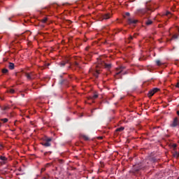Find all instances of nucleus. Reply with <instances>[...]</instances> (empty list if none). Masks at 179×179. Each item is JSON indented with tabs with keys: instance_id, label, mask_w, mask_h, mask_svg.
Returning a JSON list of instances; mask_svg holds the SVG:
<instances>
[{
	"instance_id": "obj_1",
	"label": "nucleus",
	"mask_w": 179,
	"mask_h": 179,
	"mask_svg": "<svg viewBox=\"0 0 179 179\" xmlns=\"http://www.w3.org/2000/svg\"><path fill=\"white\" fill-rule=\"evenodd\" d=\"M150 2V1H147L145 3V8H140L137 10V13H138V15H145V13H147L148 15H150V13L149 12H153V10L152 9V6L149 5Z\"/></svg>"
},
{
	"instance_id": "obj_2",
	"label": "nucleus",
	"mask_w": 179,
	"mask_h": 179,
	"mask_svg": "<svg viewBox=\"0 0 179 179\" xmlns=\"http://www.w3.org/2000/svg\"><path fill=\"white\" fill-rule=\"evenodd\" d=\"M51 141H52V138H45L44 141L41 143V145L42 146H44L45 148H50L51 146Z\"/></svg>"
},
{
	"instance_id": "obj_3",
	"label": "nucleus",
	"mask_w": 179,
	"mask_h": 179,
	"mask_svg": "<svg viewBox=\"0 0 179 179\" xmlns=\"http://www.w3.org/2000/svg\"><path fill=\"white\" fill-rule=\"evenodd\" d=\"M66 64H69V66L68 67V69H71V68H72V63L69 62V59H66V61L62 62L60 63V66L63 68V66H65Z\"/></svg>"
},
{
	"instance_id": "obj_4",
	"label": "nucleus",
	"mask_w": 179,
	"mask_h": 179,
	"mask_svg": "<svg viewBox=\"0 0 179 179\" xmlns=\"http://www.w3.org/2000/svg\"><path fill=\"white\" fill-rule=\"evenodd\" d=\"M178 125H179L178 117H175L172 123L170 124V127H171V128H176Z\"/></svg>"
},
{
	"instance_id": "obj_5",
	"label": "nucleus",
	"mask_w": 179,
	"mask_h": 179,
	"mask_svg": "<svg viewBox=\"0 0 179 179\" xmlns=\"http://www.w3.org/2000/svg\"><path fill=\"white\" fill-rule=\"evenodd\" d=\"M101 66L106 68V69H110L111 64H107L104 62H101Z\"/></svg>"
},
{
	"instance_id": "obj_6",
	"label": "nucleus",
	"mask_w": 179,
	"mask_h": 179,
	"mask_svg": "<svg viewBox=\"0 0 179 179\" xmlns=\"http://www.w3.org/2000/svg\"><path fill=\"white\" fill-rule=\"evenodd\" d=\"M157 92H159L158 88H154L152 90L149 91L148 97H152V96H153V94H155V93H157Z\"/></svg>"
},
{
	"instance_id": "obj_7",
	"label": "nucleus",
	"mask_w": 179,
	"mask_h": 179,
	"mask_svg": "<svg viewBox=\"0 0 179 179\" xmlns=\"http://www.w3.org/2000/svg\"><path fill=\"white\" fill-rule=\"evenodd\" d=\"M138 22L137 20H133L132 18H127L128 24H136Z\"/></svg>"
},
{
	"instance_id": "obj_8",
	"label": "nucleus",
	"mask_w": 179,
	"mask_h": 179,
	"mask_svg": "<svg viewBox=\"0 0 179 179\" xmlns=\"http://www.w3.org/2000/svg\"><path fill=\"white\" fill-rule=\"evenodd\" d=\"M93 75L96 78H99V75H100V70L99 69H95L93 71Z\"/></svg>"
},
{
	"instance_id": "obj_9",
	"label": "nucleus",
	"mask_w": 179,
	"mask_h": 179,
	"mask_svg": "<svg viewBox=\"0 0 179 179\" xmlns=\"http://www.w3.org/2000/svg\"><path fill=\"white\" fill-rule=\"evenodd\" d=\"M111 17V15L110 14H105L102 15V20H108V19H110Z\"/></svg>"
},
{
	"instance_id": "obj_10",
	"label": "nucleus",
	"mask_w": 179,
	"mask_h": 179,
	"mask_svg": "<svg viewBox=\"0 0 179 179\" xmlns=\"http://www.w3.org/2000/svg\"><path fill=\"white\" fill-rule=\"evenodd\" d=\"M8 68H9V69H11V70L15 69V64H13L12 62H9Z\"/></svg>"
},
{
	"instance_id": "obj_11",
	"label": "nucleus",
	"mask_w": 179,
	"mask_h": 179,
	"mask_svg": "<svg viewBox=\"0 0 179 179\" xmlns=\"http://www.w3.org/2000/svg\"><path fill=\"white\" fill-rule=\"evenodd\" d=\"M25 76L29 80H31V79H33L31 73L29 74L28 73H26Z\"/></svg>"
},
{
	"instance_id": "obj_12",
	"label": "nucleus",
	"mask_w": 179,
	"mask_h": 179,
	"mask_svg": "<svg viewBox=\"0 0 179 179\" xmlns=\"http://www.w3.org/2000/svg\"><path fill=\"white\" fill-rule=\"evenodd\" d=\"M173 157H175L176 159H178L179 157V152L177 151H174L173 154Z\"/></svg>"
},
{
	"instance_id": "obj_13",
	"label": "nucleus",
	"mask_w": 179,
	"mask_h": 179,
	"mask_svg": "<svg viewBox=\"0 0 179 179\" xmlns=\"http://www.w3.org/2000/svg\"><path fill=\"white\" fill-rule=\"evenodd\" d=\"M153 23L152 20H148L145 22L146 26H150V24H152Z\"/></svg>"
},
{
	"instance_id": "obj_14",
	"label": "nucleus",
	"mask_w": 179,
	"mask_h": 179,
	"mask_svg": "<svg viewBox=\"0 0 179 179\" xmlns=\"http://www.w3.org/2000/svg\"><path fill=\"white\" fill-rule=\"evenodd\" d=\"M73 65L76 66V68H79V69H80V65L77 62H75L74 64H73Z\"/></svg>"
},
{
	"instance_id": "obj_15",
	"label": "nucleus",
	"mask_w": 179,
	"mask_h": 179,
	"mask_svg": "<svg viewBox=\"0 0 179 179\" xmlns=\"http://www.w3.org/2000/svg\"><path fill=\"white\" fill-rule=\"evenodd\" d=\"M155 62L158 66L163 65V63L160 60H156Z\"/></svg>"
},
{
	"instance_id": "obj_16",
	"label": "nucleus",
	"mask_w": 179,
	"mask_h": 179,
	"mask_svg": "<svg viewBox=\"0 0 179 179\" xmlns=\"http://www.w3.org/2000/svg\"><path fill=\"white\" fill-rule=\"evenodd\" d=\"M120 69H121V71L116 73V76L120 75V73H121V72H122V69H125V66H120Z\"/></svg>"
},
{
	"instance_id": "obj_17",
	"label": "nucleus",
	"mask_w": 179,
	"mask_h": 179,
	"mask_svg": "<svg viewBox=\"0 0 179 179\" xmlns=\"http://www.w3.org/2000/svg\"><path fill=\"white\" fill-rule=\"evenodd\" d=\"M124 129V128L123 127H121L120 128L116 129V132H122V131H123Z\"/></svg>"
},
{
	"instance_id": "obj_18",
	"label": "nucleus",
	"mask_w": 179,
	"mask_h": 179,
	"mask_svg": "<svg viewBox=\"0 0 179 179\" xmlns=\"http://www.w3.org/2000/svg\"><path fill=\"white\" fill-rule=\"evenodd\" d=\"M0 160H2V162H6L8 160V158H6V157L1 156Z\"/></svg>"
},
{
	"instance_id": "obj_19",
	"label": "nucleus",
	"mask_w": 179,
	"mask_h": 179,
	"mask_svg": "<svg viewBox=\"0 0 179 179\" xmlns=\"http://www.w3.org/2000/svg\"><path fill=\"white\" fill-rule=\"evenodd\" d=\"M165 16H167L168 17H171V13L169 11H166Z\"/></svg>"
},
{
	"instance_id": "obj_20",
	"label": "nucleus",
	"mask_w": 179,
	"mask_h": 179,
	"mask_svg": "<svg viewBox=\"0 0 179 179\" xmlns=\"http://www.w3.org/2000/svg\"><path fill=\"white\" fill-rule=\"evenodd\" d=\"M151 162H153V163H156V162H157V159H156V157H152Z\"/></svg>"
},
{
	"instance_id": "obj_21",
	"label": "nucleus",
	"mask_w": 179,
	"mask_h": 179,
	"mask_svg": "<svg viewBox=\"0 0 179 179\" xmlns=\"http://www.w3.org/2000/svg\"><path fill=\"white\" fill-rule=\"evenodd\" d=\"M132 40H134V36H130L129 37V38H128L129 43H130L131 41H132Z\"/></svg>"
},
{
	"instance_id": "obj_22",
	"label": "nucleus",
	"mask_w": 179,
	"mask_h": 179,
	"mask_svg": "<svg viewBox=\"0 0 179 179\" xmlns=\"http://www.w3.org/2000/svg\"><path fill=\"white\" fill-rule=\"evenodd\" d=\"M2 72H3V73H8V69H3Z\"/></svg>"
},
{
	"instance_id": "obj_23",
	"label": "nucleus",
	"mask_w": 179,
	"mask_h": 179,
	"mask_svg": "<svg viewBox=\"0 0 179 179\" xmlns=\"http://www.w3.org/2000/svg\"><path fill=\"white\" fill-rule=\"evenodd\" d=\"M8 92H9V93H11V94H13V93H15V90H13V89H10V90H8Z\"/></svg>"
},
{
	"instance_id": "obj_24",
	"label": "nucleus",
	"mask_w": 179,
	"mask_h": 179,
	"mask_svg": "<svg viewBox=\"0 0 179 179\" xmlns=\"http://www.w3.org/2000/svg\"><path fill=\"white\" fill-rule=\"evenodd\" d=\"M1 121H3L4 123L8 122V118L1 119Z\"/></svg>"
},
{
	"instance_id": "obj_25",
	"label": "nucleus",
	"mask_w": 179,
	"mask_h": 179,
	"mask_svg": "<svg viewBox=\"0 0 179 179\" xmlns=\"http://www.w3.org/2000/svg\"><path fill=\"white\" fill-rule=\"evenodd\" d=\"M172 38L177 40V38H178V35H177V34L173 35Z\"/></svg>"
},
{
	"instance_id": "obj_26",
	"label": "nucleus",
	"mask_w": 179,
	"mask_h": 179,
	"mask_svg": "<svg viewBox=\"0 0 179 179\" xmlns=\"http://www.w3.org/2000/svg\"><path fill=\"white\" fill-rule=\"evenodd\" d=\"M97 97H99V95L97 94H94L92 99H97Z\"/></svg>"
},
{
	"instance_id": "obj_27",
	"label": "nucleus",
	"mask_w": 179,
	"mask_h": 179,
	"mask_svg": "<svg viewBox=\"0 0 179 179\" xmlns=\"http://www.w3.org/2000/svg\"><path fill=\"white\" fill-rule=\"evenodd\" d=\"M7 108H8V106H4L1 108V109L3 110V111L6 110Z\"/></svg>"
},
{
	"instance_id": "obj_28",
	"label": "nucleus",
	"mask_w": 179,
	"mask_h": 179,
	"mask_svg": "<svg viewBox=\"0 0 179 179\" xmlns=\"http://www.w3.org/2000/svg\"><path fill=\"white\" fill-rule=\"evenodd\" d=\"M83 139H84L85 141H89V137H87V136H83Z\"/></svg>"
},
{
	"instance_id": "obj_29",
	"label": "nucleus",
	"mask_w": 179,
	"mask_h": 179,
	"mask_svg": "<svg viewBox=\"0 0 179 179\" xmlns=\"http://www.w3.org/2000/svg\"><path fill=\"white\" fill-rule=\"evenodd\" d=\"M48 19L47 17H45L42 20L43 23H45L47 22Z\"/></svg>"
},
{
	"instance_id": "obj_30",
	"label": "nucleus",
	"mask_w": 179,
	"mask_h": 179,
	"mask_svg": "<svg viewBox=\"0 0 179 179\" xmlns=\"http://www.w3.org/2000/svg\"><path fill=\"white\" fill-rule=\"evenodd\" d=\"M48 153L50 155H51V152H46L44 153L45 156H47V155H48Z\"/></svg>"
},
{
	"instance_id": "obj_31",
	"label": "nucleus",
	"mask_w": 179,
	"mask_h": 179,
	"mask_svg": "<svg viewBox=\"0 0 179 179\" xmlns=\"http://www.w3.org/2000/svg\"><path fill=\"white\" fill-rule=\"evenodd\" d=\"M173 149H176V148H177V144H173Z\"/></svg>"
},
{
	"instance_id": "obj_32",
	"label": "nucleus",
	"mask_w": 179,
	"mask_h": 179,
	"mask_svg": "<svg viewBox=\"0 0 179 179\" xmlns=\"http://www.w3.org/2000/svg\"><path fill=\"white\" fill-rule=\"evenodd\" d=\"M130 15H131V14H130L129 13H125V15H126V16H129Z\"/></svg>"
},
{
	"instance_id": "obj_33",
	"label": "nucleus",
	"mask_w": 179,
	"mask_h": 179,
	"mask_svg": "<svg viewBox=\"0 0 179 179\" xmlns=\"http://www.w3.org/2000/svg\"><path fill=\"white\" fill-rule=\"evenodd\" d=\"M176 87H178V88H179V83H177V84H176Z\"/></svg>"
},
{
	"instance_id": "obj_34",
	"label": "nucleus",
	"mask_w": 179,
	"mask_h": 179,
	"mask_svg": "<svg viewBox=\"0 0 179 179\" xmlns=\"http://www.w3.org/2000/svg\"><path fill=\"white\" fill-rule=\"evenodd\" d=\"M41 171H45V169L43 168V169H41Z\"/></svg>"
},
{
	"instance_id": "obj_35",
	"label": "nucleus",
	"mask_w": 179,
	"mask_h": 179,
	"mask_svg": "<svg viewBox=\"0 0 179 179\" xmlns=\"http://www.w3.org/2000/svg\"><path fill=\"white\" fill-rule=\"evenodd\" d=\"M176 113H177L178 115L179 116V110H178Z\"/></svg>"
},
{
	"instance_id": "obj_36",
	"label": "nucleus",
	"mask_w": 179,
	"mask_h": 179,
	"mask_svg": "<svg viewBox=\"0 0 179 179\" xmlns=\"http://www.w3.org/2000/svg\"><path fill=\"white\" fill-rule=\"evenodd\" d=\"M100 139H103V137H99Z\"/></svg>"
},
{
	"instance_id": "obj_37",
	"label": "nucleus",
	"mask_w": 179,
	"mask_h": 179,
	"mask_svg": "<svg viewBox=\"0 0 179 179\" xmlns=\"http://www.w3.org/2000/svg\"><path fill=\"white\" fill-rule=\"evenodd\" d=\"M0 108H2V106H0Z\"/></svg>"
},
{
	"instance_id": "obj_38",
	"label": "nucleus",
	"mask_w": 179,
	"mask_h": 179,
	"mask_svg": "<svg viewBox=\"0 0 179 179\" xmlns=\"http://www.w3.org/2000/svg\"><path fill=\"white\" fill-rule=\"evenodd\" d=\"M0 128H1V122H0Z\"/></svg>"
}]
</instances>
